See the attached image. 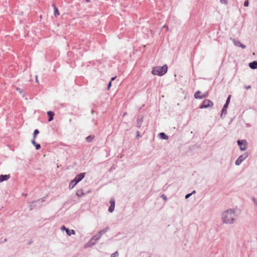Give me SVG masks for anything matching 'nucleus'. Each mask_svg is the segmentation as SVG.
Segmentation results:
<instances>
[{"instance_id":"nucleus-10","label":"nucleus","mask_w":257,"mask_h":257,"mask_svg":"<svg viewBox=\"0 0 257 257\" xmlns=\"http://www.w3.org/2000/svg\"><path fill=\"white\" fill-rule=\"evenodd\" d=\"M230 40L232 42L233 44L237 47H239L244 49L246 48V46L242 44L239 41H237L235 39L230 38Z\"/></svg>"},{"instance_id":"nucleus-9","label":"nucleus","mask_w":257,"mask_h":257,"mask_svg":"<svg viewBox=\"0 0 257 257\" xmlns=\"http://www.w3.org/2000/svg\"><path fill=\"white\" fill-rule=\"evenodd\" d=\"M230 95H229L228 97L227 98V100L226 101L225 104L223 105V107L222 109L221 113L220 115L221 117H222L223 115H225L227 112V108L228 107V103L230 102Z\"/></svg>"},{"instance_id":"nucleus-1","label":"nucleus","mask_w":257,"mask_h":257,"mask_svg":"<svg viewBox=\"0 0 257 257\" xmlns=\"http://www.w3.org/2000/svg\"><path fill=\"white\" fill-rule=\"evenodd\" d=\"M238 215L234 208H229L223 211L221 214V220L223 224H235L237 220Z\"/></svg>"},{"instance_id":"nucleus-35","label":"nucleus","mask_w":257,"mask_h":257,"mask_svg":"<svg viewBox=\"0 0 257 257\" xmlns=\"http://www.w3.org/2000/svg\"><path fill=\"white\" fill-rule=\"evenodd\" d=\"M163 28H166L167 30H169V28L166 25H164L163 26Z\"/></svg>"},{"instance_id":"nucleus-20","label":"nucleus","mask_w":257,"mask_h":257,"mask_svg":"<svg viewBox=\"0 0 257 257\" xmlns=\"http://www.w3.org/2000/svg\"><path fill=\"white\" fill-rule=\"evenodd\" d=\"M32 144H33L34 146H35V147H36V150H39V149H40V148H41V146H40V144H37V143H36L35 141V139H33V140H32Z\"/></svg>"},{"instance_id":"nucleus-22","label":"nucleus","mask_w":257,"mask_h":257,"mask_svg":"<svg viewBox=\"0 0 257 257\" xmlns=\"http://www.w3.org/2000/svg\"><path fill=\"white\" fill-rule=\"evenodd\" d=\"M54 14L55 17H57L59 15V13L58 9L55 7V5H54Z\"/></svg>"},{"instance_id":"nucleus-24","label":"nucleus","mask_w":257,"mask_h":257,"mask_svg":"<svg viewBox=\"0 0 257 257\" xmlns=\"http://www.w3.org/2000/svg\"><path fill=\"white\" fill-rule=\"evenodd\" d=\"M39 133V132L38 130H35L34 132V134H33V138L34 139H35V138H36V136Z\"/></svg>"},{"instance_id":"nucleus-8","label":"nucleus","mask_w":257,"mask_h":257,"mask_svg":"<svg viewBox=\"0 0 257 257\" xmlns=\"http://www.w3.org/2000/svg\"><path fill=\"white\" fill-rule=\"evenodd\" d=\"M213 105V103L212 101L209 99H205L201 106H200L199 108H206L209 106H212Z\"/></svg>"},{"instance_id":"nucleus-5","label":"nucleus","mask_w":257,"mask_h":257,"mask_svg":"<svg viewBox=\"0 0 257 257\" xmlns=\"http://www.w3.org/2000/svg\"><path fill=\"white\" fill-rule=\"evenodd\" d=\"M101 237L98 233L94 235L85 244V247H90L95 245Z\"/></svg>"},{"instance_id":"nucleus-38","label":"nucleus","mask_w":257,"mask_h":257,"mask_svg":"<svg viewBox=\"0 0 257 257\" xmlns=\"http://www.w3.org/2000/svg\"><path fill=\"white\" fill-rule=\"evenodd\" d=\"M36 82H38V79H37V76H36Z\"/></svg>"},{"instance_id":"nucleus-14","label":"nucleus","mask_w":257,"mask_h":257,"mask_svg":"<svg viewBox=\"0 0 257 257\" xmlns=\"http://www.w3.org/2000/svg\"><path fill=\"white\" fill-rule=\"evenodd\" d=\"M143 122V116H139L137 121V126L138 128H140L142 125Z\"/></svg>"},{"instance_id":"nucleus-11","label":"nucleus","mask_w":257,"mask_h":257,"mask_svg":"<svg viewBox=\"0 0 257 257\" xmlns=\"http://www.w3.org/2000/svg\"><path fill=\"white\" fill-rule=\"evenodd\" d=\"M61 230H65L67 234L69 236H70L71 234L74 235L75 234V231L74 230H70L68 228H66L65 226L63 225L61 227Z\"/></svg>"},{"instance_id":"nucleus-12","label":"nucleus","mask_w":257,"mask_h":257,"mask_svg":"<svg viewBox=\"0 0 257 257\" xmlns=\"http://www.w3.org/2000/svg\"><path fill=\"white\" fill-rule=\"evenodd\" d=\"M109 203L110 204V205L109 207L108 211L109 212L111 213L114 210V207H115V200H114V199L111 198L110 200Z\"/></svg>"},{"instance_id":"nucleus-31","label":"nucleus","mask_w":257,"mask_h":257,"mask_svg":"<svg viewBox=\"0 0 257 257\" xmlns=\"http://www.w3.org/2000/svg\"><path fill=\"white\" fill-rule=\"evenodd\" d=\"M40 201L42 202L43 201L42 199H39L37 201H34L33 202V203H37V202H40Z\"/></svg>"},{"instance_id":"nucleus-18","label":"nucleus","mask_w":257,"mask_h":257,"mask_svg":"<svg viewBox=\"0 0 257 257\" xmlns=\"http://www.w3.org/2000/svg\"><path fill=\"white\" fill-rule=\"evenodd\" d=\"M76 195L78 197H81L82 196H83L85 195V193H84L83 190L82 189H78L76 193Z\"/></svg>"},{"instance_id":"nucleus-19","label":"nucleus","mask_w":257,"mask_h":257,"mask_svg":"<svg viewBox=\"0 0 257 257\" xmlns=\"http://www.w3.org/2000/svg\"><path fill=\"white\" fill-rule=\"evenodd\" d=\"M47 114L49 116V119H48L49 121L52 120L53 119L54 115V112L51 111H49L47 112Z\"/></svg>"},{"instance_id":"nucleus-36","label":"nucleus","mask_w":257,"mask_h":257,"mask_svg":"<svg viewBox=\"0 0 257 257\" xmlns=\"http://www.w3.org/2000/svg\"><path fill=\"white\" fill-rule=\"evenodd\" d=\"M17 90L20 92V93H22V91L20 90V89L19 88H17Z\"/></svg>"},{"instance_id":"nucleus-33","label":"nucleus","mask_w":257,"mask_h":257,"mask_svg":"<svg viewBox=\"0 0 257 257\" xmlns=\"http://www.w3.org/2000/svg\"><path fill=\"white\" fill-rule=\"evenodd\" d=\"M137 138H139V137H141V136H140V134L139 132H138H138H137Z\"/></svg>"},{"instance_id":"nucleus-2","label":"nucleus","mask_w":257,"mask_h":257,"mask_svg":"<svg viewBox=\"0 0 257 257\" xmlns=\"http://www.w3.org/2000/svg\"><path fill=\"white\" fill-rule=\"evenodd\" d=\"M248 257H254L257 255V238H253L248 240L245 244Z\"/></svg>"},{"instance_id":"nucleus-13","label":"nucleus","mask_w":257,"mask_h":257,"mask_svg":"<svg viewBox=\"0 0 257 257\" xmlns=\"http://www.w3.org/2000/svg\"><path fill=\"white\" fill-rule=\"evenodd\" d=\"M201 93L200 91H197L194 94V97L195 99H203L206 97L205 94H203L202 95H199Z\"/></svg>"},{"instance_id":"nucleus-40","label":"nucleus","mask_w":257,"mask_h":257,"mask_svg":"<svg viewBox=\"0 0 257 257\" xmlns=\"http://www.w3.org/2000/svg\"><path fill=\"white\" fill-rule=\"evenodd\" d=\"M86 2L89 3L90 2V0H86Z\"/></svg>"},{"instance_id":"nucleus-28","label":"nucleus","mask_w":257,"mask_h":257,"mask_svg":"<svg viewBox=\"0 0 257 257\" xmlns=\"http://www.w3.org/2000/svg\"><path fill=\"white\" fill-rule=\"evenodd\" d=\"M248 5H249V1H248V0L245 1L244 3V7H248Z\"/></svg>"},{"instance_id":"nucleus-17","label":"nucleus","mask_w":257,"mask_h":257,"mask_svg":"<svg viewBox=\"0 0 257 257\" xmlns=\"http://www.w3.org/2000/svg\"><path fill=\"white\" fill-rule=\"evenodd\" d=\"M249 66L252 69L257 68V61H254L253 62L250 63L249 64Z\"/></svg>"},{"instance_id":"nucleus-25","label":"nucleus","mask_w":257,"mask_h":257,"mask_svg":"<svg viewBox=\"0 0 257 257\" xmlns=\"http://www.w3.org/2000/svg\"><path fill=\"white\" fill-rule=\"evenodd\" d=\"M251 200L253 202L254 205H255V207L257 208V199L254 197H252Z\"/></svg>"},{"instance_id":"nucleus-21","label":"nucleus","mask_w":257,"mask_h":257,"mask_svg":"<svg viewBox=\"0 0 257 257\" xmlns=\"http://www.w3.org/2000/svg\"><path fill=\"white\" fill-rule=\"evenodd\" d=\"M159 135L160 137L164 140H167L168 138V136L164 133H160Z\"/></svg>"},{"instance_id":"nucleus-30","label":"nucleus","mask_w":257,"mask_h":257,"mask_svg":"<svg viewBox=\"0 0 257 257\" xmlns=\"http://www.w3.org/2000/svg\"><path fill=\"white\" fill-rule=\"evenodd\" d=\"M162 198L164 200H166L167 199V197H166V195H165L164 194H163V195H162Z\"/></svg>"},{"instance_id":"nucleus-23","label":"nucleus","mask_w":257,"mask_h":257,"mask_svg":"<svg viewBox=\"0 0 257 257\" xmlns=\"http://www.w3.org/2000/svg\"><path fill=\"white\" fill-rule=\"evenodd\" d=\"M94 139V137L89 136L86 138V140L87 142H91Z\"/></svg>"},{"instance_id":"nucleus-7","label":"nucleus","mask_w":257,"mask_h":257,"mask_svg":"<svg viewBox=\"0 0 257 257\" xmlns=\"http://www.w3.org/2000/svg\"><path fill=\"white\" fill-rule=\"evenodd\" d=\"M237 143L241 151H245L247 149V142L245 140H238Z\"/></svg>"},{"instance_id":"nucleus-34","label":"nucleus","mask_w":257,"mask_h":257,"mask_svg":"<svg viewBox=\"0 0 257 257\" xmlns=\"http://www.w3.org/2000/svg\"><path fill=\"white\" fill-rule=\"evenodd\" d=\"M246 89H249L251 88V86L250 85H248L245 87Z\"/></svg>"},{"instance_id":"nucleus-4","label":"nucleus","mask_w":257,"mask_h":257,"mask_svg":"<svg viewBox=\"0 0 257 257\" xmlns=\"http://www.w3.org/2000/svg\"><path fill=\"white\" fill-rule=\"evenodd\" d=\"M84 176H85L84 173H80V174L76 175V176L75 177V178L70 182V183L69 184V189H72V188H73L75 187V186L78 182H79L80 181H81L83 179Z\"/></svg>"},{"instance_id":"nucleus-37","label":"nucleus","mask_w":257,"mask_h":257,"mask_svg":"<svg viewBox=\"0 0 257 257\" xmlns=\"http://www.w3.org/2000/svg\"><path fill=\"white\" fill-rule=\"evenodd\" d=\"M115 77H112L111 79V81H110L111 82L112 81L114 80L115 79Z\"/></svg>"},{"instance_id":"nucleus-6","label":"nucleus","mask_w":257,"mask_h":257,"mask_svg":"<svg viewBox=\"0 0 257 257\" xmlns=\"http://www.w3.org/2000/svg\"><path fill=\"white\" fill-rule=\"evenodd\" d=\"M248 156V154L246 152L239 156L235 162L236 166L240 165Z\"/></svg>"},{"instance_id":"nucleus-27","label":"nucleus","mask_w":257,"mask_h":257,"mask_svg":"<svg viewBox=\"0 0 257 257\" xmlns=\"http://www.w3.org/2000/svg\"><path fill=\"white\" fill-rule=\"evenodd\" d=\"M220 2L222 4L225 5L228 4V0H220Z\"/></svg>"},{"instance_id":"nucleus-16","label":"nucleus","mask_w":257,"mask_h":257,"mask_svg":"<svg viewBox=\"0 0 257 257\" xmlns=\"http://www.w3.org/2000/svg\"><path fill=\"white\" fill-rule=\"evenodd\" d=\"M109 229V227L108 226L106 227L105 228L99 230L98 231L99 234L101 237L103 234L105 233Z\"/></svg>"},{"instance_id":"nucleus-15","label":"nucleus","mask_w":257,"mask_h":257,"mask_svg":"<svg viewBox=\"0 0 257 257\" xmlns=\"http://www.w3.org/2000/svg\"><path fill=\"white\" fill-rule=\"evenodd\" d=\"M10 178V175H0V183L8 180Z\"/></svg>"},{"instance_id":"nucleus-29","label":"nucleus","mask_w":257,"mask_h":257,"mask_svg":"<svg viewBox=\"0 0 257 257\" xmlns=\"http://www.w3.org/2000/svg\"><path fill=\"white\" fill-rule=\"evenodd\" d=\"M192 195V193H189L186 195L185 198L187 199L191 195Z\"/></svg>"},{"instance_id":"nucleus-3","label":"nucleus","mask_w":257,"mask_h":257,"mask_svg":"<svg viewBox=\"0 0 257 257\" xmlns=\"http://www.w3.org/2000/svg\"><path fill=\"white\" fill-rule=\"evenodd\" d=\"M168 70V66L167 65H164L163 66H156L153 68L152 73L153 75L162 76L164 75Z\"/></svg>"},{"instance_id":"nucleus-32","label":"nucleus","mask_w":257,"mask_h":257,"mask_svg":"<svg viewBox=\"0 0 257 257\" xmlns=\"http://www.w3.org/2000/svg\"><path fill=\"white\" fill-rule=\"evenodd\" d=\"M111 85V82L110 81L109 83L108 84L107 88L109 89Z\"/></svg>"},{"instance_id":"nucleus-26","label":"nucleus","mask_w":257,"mask_h":257,"mask_svg":"<svg viewBox=\"0 0 257 257\" xmlns=\"http://www.w3.org/2000/svg\"><path fill=\"white\" fill-rule=\"evenodd\" d=\"M118 251H115L114 253H112L111 254L110 257H118Z\"/></svg>"},{"instance_id":"nucleus-39","label":"nucleus","mask_w":257,"mask_h":257,"mask_svg":"<svg viewBox=\"0 0 257 257\" xmlns=\"http://www.w3.org/2000/svg\"><path fill=\"white\" fill-rule=\"evenodd\" d=\"M195 193V190H194L193 191H192V192L191 193H192V194H194V193Z\"/></svg>"}]
</instances>
